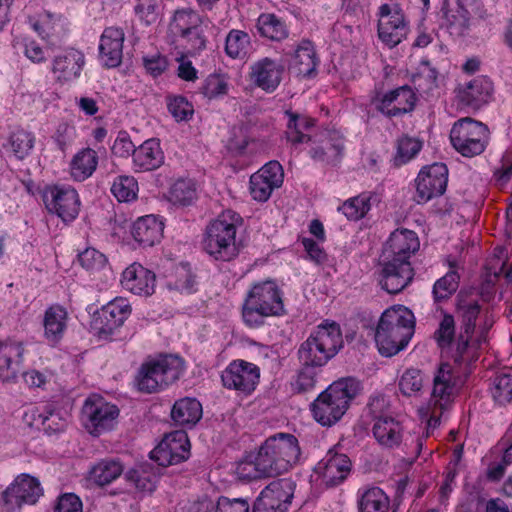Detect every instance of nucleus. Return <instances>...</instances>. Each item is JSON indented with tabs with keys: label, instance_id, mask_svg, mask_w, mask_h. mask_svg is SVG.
I'll use <instances>...</instances> for the list:
<instances>
[{
	"label": "nucleus",
	"instance_id": "1",
	"mask_svg": "<svg viewBox=\"0 0 512 512\" xmlns=\"http://www.w3.org/2000/svg\"><path fill=\"white\" fill-rule=\"evenodd\" d=\"M360 389V382L353 377L341 378L331 383L310 404L314 420L323 427L338 423Z\"/></svg>",
	"mask_w": 512,
	"mask_h": 512
},
{
	"label": "nucleus",
	"instance_id": "2",
	"mask_svg": "<svg viewBox=\"0 0 512 512\" xmlns=\"http://www.w3.org/2000/svg\"><path fill=\"white\" fill-rule=\"evenodd\" d=\"M456 377L452 367L441 363L433 381V390L428 405V420L426 432L416 440L414 458H418L427 438L440 425L442 417L451 409L455 393Z\"/></svg>",
	"mask_w": 512,
	"mask_h": 512
},
{
	"label": "nucleus",
	"instance_id": "3",
	"mask_svg": "<svg viewBox=\"0 0 512 512\" xmlns=\"http://www.w3.org/2000/svg\"><path fill=\"white\" fill-rule=\"evenodd\" d=\"M284 313L282 293L273 280L253 284L248 290L242 305V317L246 325L259 327L269 316Z\"/></svg>",
	"mask_w": 512,
	"mask_h": 512
},
{
	"label": "nucleus",
	"instance_id": "4",
	"mask_svg": "<svg viewBox=\"0 0 512 512\" xmlns=\"http://www.w3.org/2000/svg\"><path fill=\"white\" fill-rule=\"evenodd\" d=\"M414 331L415 317L409 309L386 310L375 332L378 352H400L406 348Z\"/></svg>",
	"mask_w": 512,
	"mask_h": 512
},
{
	"label": "nucleus",
	"instance_id": "5",
	"mask_svg": "<svg viewBox=\"0 0 512 512\" xmlns=\"http://www.w3.org/2000/svg\"><path fill=\"white\" fill-rule=\"evenodd\" d=\"M157 360L144 362L136 376L139 392L152 394L177 381L185 370V361L179 354H159Z\"/></svg>",
	"mask_w": 512,
	"mask_h": 512
},
{
	"label": "nucleus",
	"instance_id": "6",
	"mask_svg": "<svg viewBox=\"0 0 512 512\" xmlns=\"http://www.w3.org/2000/svg\"><path fill=\"white\" fill-rule=\"evenodd\" d=\"M240 223L241 217L227 210L207 226L203 248L214 260L228 262L239 254L236 229Z\"/></svg>",
	"mask_w": 512,
	"mask_h": 512
},
{
	"label": "nucleus",
	"instance_id": "7",
	"mask_svg": "<svg viewBox=\"0 0 512 512\" xmlns=\"http://www.w3.org/2000/svg\"><path fill=\"white\" fill-rule=\"evenodd\" d=\"M489 140V130L485 124L470 117L459 119L450 131L453 147L464 157L480 155Z\"/></svg>",
	"mask_w": 512,
	"mask_h": 512
},
{
	"label": "nucleus",
	"instance_id": "8",
	"mask_svg": "<svg viewBox=\"0 0 512 512\" xmlns=\"http://www.w3.org/2000/svg\"><path fill=\"white\" fill-rule=\"evenodd\" d=\"M118 416L119 408L97 394L87 397L81 409L83 427L96 437L111 430Z\"/></svg>",
	"mask_w": 512,
	"mask_h": 512
},
{
	"label": "nucleus",
	"instance_id": "9",
	"mask_svg": "<svg viewBox=\"0 0 512 512\" xmlns=\"http://www.w3.org/2000/svg\"><path fill=\"white\" fill-rule=\"evenodd\" d=\"M41 495L39 480L28 474H21L1 493L0 506L5 512H16L25 504H35Z\"/></svg>",
	"mask_w": 512,
	"mask_h": 512
},
{
	"label": "nucleus",
	"instance_id": "10",
	"mask_svg": "<svg viewBox=\"0 0 512 512\" xmlns=\"http://www.w3.org/2000/svg\"><path fill=\"white\" fill-rule=\"evenodd\" d=\"M190 455L191 444L188 434L184 430L166 434L150 452V458L162 467L180 464L188 460Z\"/></svg>",
	"mask_w": 512,
	"mask_h": 512
},
{
	"label": "nucleus",
	"instance_id": "11",
	"mask_svg": "<svg viewBox=\"0 0 512 512\" xmlns=\"http://www.w3.org/2000/svg\"><path fill=\"white\" fill-rule=\"evenodd\" d=\"M43 201L50 213L56 214L64 222L73 221L80 210L77 191L70 186L53 185L43 191Z\"/></svg>",
	"mask_w": 512,
	"mask_h": 512
},
{
	"label": "nucleus",
	"instance_id": "12",
	"mask_svg": "<svg viewBox=\"0 0 512 512\" xmlns=\"http://www.w3.org/2000/svg\"><path fill=\"white\" fill-rule=\"evenodd\" d=\"M336 354H298L299 368L291 383L295 393L312 391L324 367Z\"/></svg>",
	"mask_w": 512,
	"mask_h": 512
},
{
	"label": "nucleus",
	"instance_id": "13",
	"mask_svg": "<svg viewBox=\"0 0 512 512\" xmlns=\"http://www.w3.org/2000/svg\"><path fill=\"white\" fill-rule=\"evenodd\" d=\"M259 379V367L245 360L232 361L221 375L224 387L245 395L251 394L256 389Z\"/></svg>",
	"mask_w": 512,
	"mask_h": 512
},
{
	"label": "nucleus",
	"instance_id": "14",
	"mask_svg": "<svg viewBox=\"0 0 512 512\" xmlns=\"http://www.w3.org/2000/svg\"><path fill=\"white\" fill-rule=\"evenodd\" d=\"M131 314V306L125 298H115L94 314L93 328L100 339H108L120 328Z\"/></svg>",
	"mask_w": 512,
	"mask_h": 512
},
{
	"label": "nucleus",
	"instance_id": "15",
	"mask_svg": "<svg viewBox=\"0 0 512 512\" xmlns=\"http://www.w3.org/2000/svg\"><path fill=\"white\" fill-rule=\"evenodd\" d=\"M448 168L444 163L425 166L416 178L417 202L425 203L441 196L447 187Z\"/></svg>",
	"mask_w": 512,
	"mask_h": 512
},
{
	"label": "nucleus",
	"instance_id": "16",
	"mask_svg": "<svg viewBox=\"0 0 512 512\" xmlns=\"http://www.w3.org/2000/svg\"><path fill=\"white\" fill-rule=\"evenodd\" d=\"M343 348L344 339L340 325L335 321L326 320L317 326L298 352H338Z\"/></svg>",
	"mask_w": 512,
	"mask_h": 512
},
{
	"label": "nucleus",
	"instance_id": "17",
	"mask_svg": "<svg viewBox=\"0 0 512 512\" xmlns=\"http://www.w3.org/2000/svg\"><path fill=\"white\" fill-rule=\"evenodd\" d=\"M351 460L346 454L330 449L314 468L321 483L327 487L341 484L351 471Z\"/></svg>",
	"mask_w": 512,
	"mask_h": 512
},
{
	"label": "nucleus",
	"instance_id": "18",
	"mask_svg": "<svg viewBox=\"0 0 512 512\" xmlns=\"http://www.w3.org/2000/svg\"><path fill=\"white\" fill-rule=\"evenodd\" d=\"M379 283L390 294L401 292L412 281L414 272L406 260L383 257Z\"/></svg>",
	"mask_w": 512,
	"mask_h": 512
},
{
	"label": "nucleus",
	"instance_id": "19",
	"mask_svg": "<svg viewBox=\"0 0 512 512\" xmlns=\"http://www.w3.org/2000/svg\"><path fill=\"white\" fill-rule=\"evenodd\" d=\"M156 276L139 263H133L122 273L121 284L124 289L139 296H150L155 290Z\"/></svg>",
	"mask_w": 512,
	"mask_h": 512
},
{
	"label": "nucleus",
	"instance_id": "20",
	"mask_svg": "<svg viewBox=\"0 0 512 512\" xmlns=\"http://www.w3.org/2000/svg\"><path fill=\"white\" fill-rule=\"evenodd\" d=\"M283 72L281 63L266 57L251 66L250 78L257 87L270 93L279 86Z\"/></svg>",
	"mask_w": 512,
	"mask_h": 512
},
{
	"label": "nucleus",
	"instance_id": "21",
	"mask_svg": "<svg viewBox=\"0 0 512 512\" xmlns=\"http://www.w3.org/2000/svg\"><path fill=\"white\" fill-rule=\"evenodd\" d=\"M419 246V239L414 231L397 229L391 233L384 247L383 257L409 261Z\"/></svg>",
	"mask_w": 512,
	"mask_h": 512
},
{
	"label": "nucleus",
	"instance_id": "22",
	"mask_svg": "<svg viewBox=\"0 0 512 512\" xmlns=\"http://www.w3.org/2000/svg\"><path fill=\"white\" fill-rule=\"evenodd\" d=\"M125 34L117 27L106 28L100 38L99 53L103 64L114 68L121 64Z\"/></svg>",
	"mask_w": 512,
	"mask_h": 512
},
{
	"label": "nucleus",
	"instance_id": "23",
	"mask_svg": "<svg viewBox=\"0 0 512 512\" xmlns=\"http://www.w3.org/2000/svg\"><path fill=\"white\" fill-rule=\"evenodd\" d=\"M403 426L397 419L391 416L375 417L372 433L377 443L386 449H394L400 446L403 439Z\"/></svg>",
	"mask_w": 512,
	"mask_h": 512
},
{
	"label": "nucleus",
	"instance_id": "24",
	"mask_svg": "<svg viewBox=\"0 0 512 512\" xmlns=\"http://www.w3.org/2000/svg\"><path fill=\"white\" fill-rule=\"evenodd\" d=\"M274 451L279 454L278 464L285 465L288 470L298 465L302 459V452L297 437L290 433L278 432L269 437Z\"/></svg>",
	"mask_w": 512,
	"mask_h": 512
},
{
	"label": "nucleus",
	"instance_id": "25",
	"mask_svg": "<svg viewBox=\"0 0 512 512\" xmlns=\"http://www.w3.org/2000/svg\"><path fill=\"white\" fill-rule=\"evenodd\" d=\"M493 83L486 77H477L458 89L457 97L465 105L478 108L487 103L493 93Z\"/></svg>",
	"mask_w": 512,
	"mask_h": 512
},
{
	"label": "nucleus",
	"instance_id": "26",
	"mask_svg": "<svg viewBox=\"0 0 512 512\" xmlns=\"http://www.w3.org/2000/svg\"><path fill=\"white\" fill-rule=\"evenodd\" d=\"M170 415L176 425L192 428L202 418L203 409L196 398L184 397L173 404Z\"/></svg>",
	"mask_w": 512,
	"mask_h": 512
},
{
	"label": "nucleus",
	"instance_id": "27",
	"mask_svg": "<svg viewBox=\"0 0 512 512\" xmlns=\"http://www.w3.org/2000/svg\"><path fill=\"white\" fill-rule=\"evenodd\" d=\"M164 225L154 215L138 218L132 226V236L140 245L151 247L159 242L163 235Z\"/></svg>",
	"mask_w": 512,
	"mask_h": 512
},
{
	"label": "nucleus",
	"instance_id": "28",
	"mask_svg": "<svg viewBox=\"0 0 512 512\" xmlns=\"http://www.w3.org/2000/svg\"><path fill=\"white\" fill-rule=\"evenodd\" d=\"M407 31L404 15L399 9H395L394 16H390L389 19H379L378 36L391 48L406 38Z\"/></svg>",
	"mask_w": 512,
	"mask_h": 512
},
{
	"label": "nucleus",
	"instance_id": "29",
	"mask_svg": "<svg viewBox=\"0 0 512 512\" xmlns=\"http://www.w3.org/2000/svg\"><path fill=\"white\" fill-rule=\"evenodd\" d=\"M164 161L160 144L156 139H149L134 151L133 163L139 171H151L159 168Z\"/></svg>",
	"mask_w": 512,
	"mask_h": 512
},
{
	"label": "nucleus",
	"instance_id": "30",
	"mask_svg": "<svg viewBox=\"0 0 512 512\" xmlns=\"http://www.w3.org/2000/svg\"><path fill=\"white\" fill-rule=\"evenodd\" d=\"M314 146L310 150L311 157L316 161L332 163L336 161L343 151V143L335 139L329 132H324L319 137H312L310 141Z\"/></svg>",
	"mask_w": 512,
	"mask_h": 512
},
{
	"label": "nucleus",
	"instance_id": "31",
	"mask_svg": "<svg viewBox=\"0 0 512 512\" xmlns=\"http://www.w3.org/2000/svg\"><path fill=\"white\" fill-rule=\"evenodd\" d=\"M83 65V54L78 50L70 49L55 57L53 72L58 80L70 81L79 76Z\"/></svg>",
	"mask_w": 512,
	"mask_h": 512
},
{
	"label": "nucleus",
	"instance_id": "32",
	"mask_svg": "<svg viewBox=\"0 0 512 512\" xmlns=\"http://www.w3.org/2000/svg\"><path fill=\"white\" fill-rule=\"evenodd\" d=\"M67 311L60 305H53L45 311L44 336L51 343L59 342L67 327Z\"/></svg>",
	"mask_w": 512,
	"mask_h": 512
},
{
	"label": "nucleus",
	"instance_id": "33",
	"mask_svg": "<svg viewBox=\"0 0 512 512\" xmlns=\"http://www.w3.org/2000/svg\"><path fill=\"white\" fill-rule=\"evenodd\" d=\"M285 114L288 116L287 140L293 145L310 142L313 136L309 132L315 126V119L292 111H286Z\"/></svg>",
	"mask_w": 512,
	"mask_h": 512
},
{
	"label": "nucleus",
	"instance_id": "34",
	"mask_svg": "<svg viewBox=\"0 0 512 512\" xmlns=\"http://www.w3.org/2000/svg\"><path fill=\"white\" fill-rule=\"evenodd\" d=\"M34 143L35 137L31 132L18 128L8 135L2 146L16 159L23 160L31 153Z\"/></svg>",
	"mask_w": 512,
	"mask_h": 512
},
{
	"label": "nucleus",
	"instance_id": "35",
	"mask_svg": "<svg viewBox=\"0 0 512 512\" xmlns=\"http://www.w3.org/2000/svg\"><path fill=\"white\" fill-rule=\"evenodd\" d=\"M97 164V152L91 148L82 149L72 159L71 176L76 181H84L93 174Z\"/></svg>",
	"mask_w": 512,
	"mask_h": 512
},
{
	"label": "nucleus",
	"instance_id": "36",
	"mask_svg": "<svg viewBox=\"0 0 512 512\" xmlns=\"http://www.w3.org/2000/svg\"><path fill=\"white\" fill-rule=\"evenodd\" d=\"M257 30L261 36L272 41H282L288 37L286 24L273 13H262L258 17Z\"/></svg>",
	"mask_w": 512,
	"mask_h": 512
},
{
	"label": "nucleus",
	"instance_id": "37",
	"mask_svg": "<svg viewBox=\"0 0 512 512\" xmlns=\"http://www.w3.org/2000/svg\"><path fill=\"white\" fill-rule=\"evenodd\" d=\"M390 499L379 487L366 489L358 500L359 512H388Z\"/></svg>",
	"mask_w": 512,
	"mask_h": 512
},
{
	"label": "nucleus",
	"instance_id": "38",
	"mask_svg": "<svg viewBox=\"0 0 512 512\" xmlns=\"http://www.w3.org/2000/svg\"><path fill=\"white\" fill-rule=\"evenodd\" d=\"M318 64L316 53L312 43L303 40L295 51L293 67L299 75L311 76Z\"/></svg>",
	"mask_w": 512,
	"mask_h": 512
},
{
	"label": "nucleus",
	"instance_id": "39",
	"mask_svg": "<svg viewBox=\"0 0 512 512\" xmlns=\"http://www.w3.org/2000/svg\"><path fill=\"white\" fill-rule=\"evenodd\" d=\"M123 466L116 460H102L90 470V479L98 486H106L121 476Z\"/></svg>",
	"mask_w": 512,
	"mask_h": 512
},
{
	"label": "nucleus",
	"instance_id": "40",
	"mask_svg": "<svg viewBox=\"0 0 512 512\" xmlns=\"http://www.w3.org/2000/svg\"><path fill=\"white\" fill-rule=\"evenodd\" d=\"M296 483L291 478H280L272 481L265 487V494H270L278 501V505H282L284 509H288L294 497Z\"/></svg>",
	"mask_w": 512,
	"mask_h": 512
},
{
	"label": "nucleus",
	"instance_id": "41",
	"mask_svg": "<svg viewBox=\"0 0 512 512\" xmlns=\"http://www.w3.org/2000/svg\"><path fill=\"white\" fill-rule=\"evenodd\" d=\"M451 270L437 280L433 286V296L436 302L450 298L458 289L460 276L454 270L455 262H449Z\"/></svg>",
	"mask_w": 512,
	"mask_h": 512
},
{
	"label": "nucleus",
	"instance_id": "42",
	"mask_svg": "<svg viewBox=\"0 0 512 512\" xmlns=\"http://www.w3.org/2000/svg\"><path fill=\"white\" fill-rule=\"evenodd\" d=\"M273 444L270 443L269 437L264 441V443L259 447L257 453L260 457V466H262L263 470H267L268 476L273 477L283 473L288 472L289 470L285 465L278 464L279 454L277 451L271 449Z\"/></svg>",
	"mask_w": 512,
	"mask_h": 512
},
{
	"label": "nucleus",
	"instance_id": "43",
	"mask_svg": "<svg viewBox=\"0 0 512 512\" xmlns=\"http://www.w3.org/2000/svg\"><path fill=\"white\" fill-rule=\"evenodd\" d=\"M490 392L495 404L506 406L512 403V374H496L492 380Z\"/></svg>",
	"mask_w": 512,
	"mask_h": 512
},
{
	"label": "nucleus",
	"instance_id": "44",
	"mask_svg": "<svg viewBox=\"0 0 512 512\" xmlns=\"http://www.w3.org/2000/svg\"><path fill=\"white\" fill-rule=\"evenodd\" d=\"M33 419L48 434L63 431L66 426L65 419L61 418L50 405H45L42 411L37 407L33 413Z\"/></svg>",
	"mask_w": 512,
	"mask_h": 512
},
{
	"label": "nucleus",
	"instance_id": "45",
	"mask_svg": "<svg viewBox=\"0 0 512 512\" xmlns=\"http://www.w3.org/2000/svg\"><path fill=\"white\" fill-rule=\"evenodd\" d=\"M250 37L241 30L233 29L226 36L225 51L233 59H243L249 49Z\"/></svg>",
	"mask_w": 512,
	"mask_h": 512
},
{
	"label": "nucleus",
	"instance_id": "46",
	"mask_svg": "<svg viewBox=\"0 0 512 512\" xmlns=\"http://www.w3.org/2000/svg\"><path fill=\"white\" fill-rule=\"evenodd\" d=\"M200 24L201 18L197 13L183 9L174 13L170 29L180 37L189 36L190 31L197 29Z\"/></svg>",
	"mask_w": 512,
	"mask_h": 512
},
{
	"label": "nucleus",
	"instance_id": "47",
	"mask_svg": "<svg viewBox=\"0 0 512 512\" xmlns=\"http://www.w3.org/2000/svg\"><path fill=\"white\" fill-rule=\"evenodd\" d=\"M259 464L260 457L258 453L249 454L237 464L236 473L241 480L247 481L269 477L267 470H263Z\"/></svg>",
	"mask_w": 512,
	"mask_h": 512
},
{
	"label": "nucleus",
	"instance_id": "48",
	"mask_svg": "<svg viewBox=\"0 0 512 512\" xmlns=\"http://www.w3.org/2000/svg\"><path fill=\"white\" fill-rule=\"evenodd\" d=\"M148 465H139L126 473V479L141 492L152 493L156 489L157 477L154 473L148 472Z\"/></svg>",
	"mask_w": 512,
	"mask_h": 512
},
{
	"label": "nucleus",
	"instance_id": "49",
	"mask_svg": "<svg viewBox=\"0 0 512 512\" xmlns=\"http://www.w3.org/2000/svg\"><path fill=\"white\" fill-rule=\"evenodd\" d=\"M392 92V115L394 117L404 115L414 109L416 96L409 86H401Z\"/></svg>",
	"mask_w": 512,
	"mask_h": 512
},
{
	"label": "nucleus",
	"instance_id": "50",
	"mask_svg": "<svg viewBox=\"0 0 512 512\" xmlns=\"http://www.w3.org/2000/svg\"><path fill=\"white\" fill-rule=\"evenodd\" d=\"M468 11L461 6L445 13V26L450 35L460 37L469 27Z\"/></svg>",
	"mask_w": 512,
	"mask_h": 512
},
{
	"label": "nucleus",
	"instance_id": "51",
	"mask_svg": "<svg viewBox=\"0 0 512 512\" xmlns=\"http://www.w3.org/2000/svg\"><path fill=\"white\" fill-rule=\"evenodd\" d=\"M422 148V142L408 135H403L397 140V152L394 157L395 166H401L409 162Z\"/></svg>",
	"mask_w": 512,
	"mask_h": 512
},
{
	"label": "nucleus",
	"instance_id": "52",
	"mask_svg": "<svg viewBox=\"0 0 512 512\" xmlns=\"http://www.w3.org/2000/svg\"><path fill=\"white\" fill-rule=\"evenodd\" d=\"M370 208V197L362 194L346 200L342 206L338 207V211L342 212L348 220L357 221L363 218Z\"/></svg>",
	"mask_w": 512,
	"mask_h": 512
},
{
	"label": "nucleus",
	"instance_id": "53",
	"mask_svg": "<svg viewBox=\"0 0 512 512\" xmlns=\"http://www.w3.org/2000/svg\"><path fill=\"white\" fill-rule=\"evenodd\" d=\"M134 12L145 26L157 23L161 16V8L157 0H136Z\"/></svg>",
	"mask_w": 512,
	"mask_h": 512
},
{
	"label": "nucleus",
	"instance_id": "54",
	"mask_svg": "<svg viewBox=\"0 0 512 512\" xmlns=\"http://www.w3.org/2000/svg\"><path fill=\"white\" fill-rule=\"evenodd\" d=\"M138 184L131 176H118L111 187L112 194L120 202H130L137 197Z\"/></svg>",
	"mask_w": 512,
	"mask_h": 512
},
{
	"label": "nucleus",
	"instance_id": "55",
	"mask_svg": "<svg viewBox=\"0 0 512 512\" xmlns=\"http://www.w3.org/2000/svg\"><path fill=\"white\" fill-rule=\"evenodd\" d=\"M196 198V188L192 180H177L170 189V200L175 204L189 205Z\"/></svg>",
	"mask_w": 512,
	"mask_h": 512
},
{
	"label": "nucleus",
	"instance_id": "56",
	"mask_svg": "<svg viewBox=\"0 0 512 512\" xmlns=\"http://www.w3.org/2000/svg\"><path fill=\"white\" fill-rule=\"evenodd\" d=\"M22 356L15 354V358H12L8 354H0V381L12 382L17 379L22 370Z\"/></svg>",
	"mask_w": 512,
	"mask_h": 512
},
{
	"label": "nucleus",
	"instance_id": "57",
	"mask_svg": "<svg viewBox=\"0 0 512 512\" xmlns=\"http://www.w3.org/2000/svg\"><path fill=\"white\" fill-rule=\"evenodd\" d=\"M488 341L484 331L475 333L460 332L457 338L456 352H466L467 350H484L487 348Z\"/></svg>",
	"mask_w": 512,
	"mask_h": 512
},
{
	"label": "nucleus",
	"instance_id": "58",
	"mask_svg": "<svg viewBox=\"0 0 512 512\" xmlns=\"http://www.w3.org/2000/svg\"><path fill=\"white\" fill-rule=\"evenodd\" d=\"M423 378L421 370L415 368L407 369L399 380V389L405 396H413L421 391Z\"/></svg>",
	"mask_w": 512,
	"mask_h": 512
},
{
	"label": "nucleus",
	"instance_id": "59",
	"mask_svg": "<svg viewBox=\"0 0 512 512\" xmlns=\"http://www.w3.org/2000/svg\"><path fill=\"white\" fill-rule=\"evenodd\" d=\"M455 334V322L451 315H445L441 320L434 338L441 349L448 348L452 343Z\"/></svg>",
	"mask_w": 512,
	"mask_h": 512
},
{
	"label": "nucleus",
	"instance_id": "60",
	"mask_svg": "<svg viewBox=\"0 0 512 512\" xmlns=\"http://www.w3.org/2000/svg\"><path fill=\"white\" fill-rule=\"evenodd\" d=\"M275 188L277 187L271 185L268 180L262 178V175L258 172L254 173L250 177V193L254 200L260 202L267 201Z\"/></svg>",
	"mask_w": 512,
	"mask_h": 512
},
{
	"label": "nucleus",
	"instance_id": "61",
	"mask_svg": "<svg viewBox=\"0 0 512 512\" xmlns=\"http://www.w3.org/2000/svg\"><path fill=\"white\" fill-rule=\"evenodd\" d=\"M459 308L462 312V327L460 332L475 333L476 320L480 313V305L477 301L465 303L460 302Z\"/></svg>",
	"mask_w": 512,
	"mask_h": 512
},
{
	"label": "nucleus",
	"instance_id": "62",
	"mask_svg": "<svg viewBox=\"0 0 512 512\" xmlns=\"http://www.w3.org/2000/svg\"><path fill=\"white\" fill-rule=\"evenodd\" d=\"M80 265L88 271H97L106 265V256L94 248H87L78 255Z\"/></svg>",
	"mask_w": 512,
	"mask_h": 512
},
{
	"label": "nucleus",
	"instance_id": "63",
	"mask_svg": "<svg viewBox=\"0 0 512 512\" xmlns=\"http://www.w3.org/2000/svg\"><path fill=\"white\" fill-rule=\"evenodd\" d=\"M168 110L177 121H187L194 113L192 104L183 96L170 98Z\"/></svg>",
	"mask_w": 512,
	"mask_h": 512
},
{
	"label": "nucleus",
	"instance_id": "64",
	"mask_svg": "<svg viewBox=\"0 0 512 512\" xmlns=\"http://www.w3.org/2000/svg\"><path fill=\"white\" fill-rule=\"evenodd\" d=\"M53 512H83L82 500L75 493H63L57 497Z\"/></svg>",
	"mask_w": 512,
	"mask_h": 512
}]
</instances>
